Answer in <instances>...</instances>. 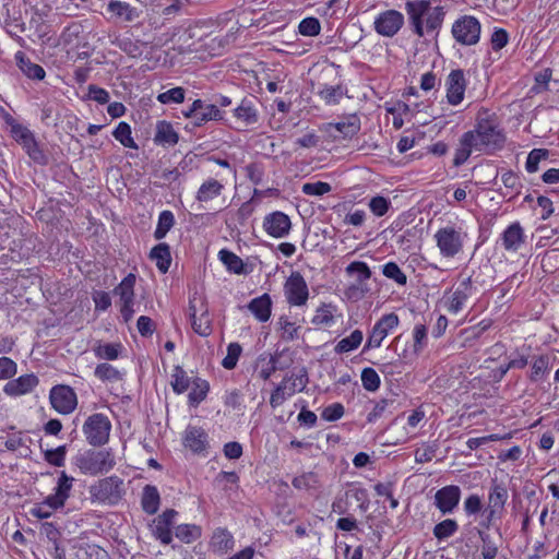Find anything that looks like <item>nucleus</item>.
I'll use <instances>...</instances> for the list:
<instances>
[{
    "label": "nucleus",
    "instance_id": "1",
    "mask_svg": "<svg viewBox=\"0 0 559 559\" xmlns=\"http://www.w3.org/2000/svg\"><path fill=\"white\" fill-rule=\"evenodd\" d=\"M468 132L473 134L477 152L491 154L501 150L506 142V135L499 127L496 116L490 115L486 109L478 111L475 128Z\"/></svg>",
    "mask_w": 559,
    "mask_h": 559
},
{
    "label": "nucleus",
    "instance_id": "2",
    "mask_svg": "<svg viewBox=\"0 0 559 559\" xmlns=\"http://www.w3.org/2000/svg\"><path fill=\"white\" fill-rule=\"evenodd\" d=\"M405 10L414 33L419 37L425 35V28L428 33L440 29L445 16L443 7H431L428 0L407 1Z\"/></svg>",
    "mask_w": 559,
    "mask_h": 559
},
{
    "label": "nucleus",
    "instance_id": "3",
    "mask_svg": "<svg viewBox=\"0 0 559 559\" xmlns=\"http://www.w3.org/2000/svg\"><path fill=\"white\" fill-rule=\"evenodd\" d=\"M92 502L106 506H117L126 495L124 481L117 475L98 479L88 487Z\"/></svg>",
    "mask_w": 559,
    "mask_h": 559
},
{
    "label": "nucleus",
    "instance_id": "4",
    "mask_svg": "<svg viewBox=\"0 0 559 559\" xmlns=\"http://www.w3.org/2000/svg\"><path fill=\"white\" fill-rule=\"evenodd\" d=\"M74 463L82 474L97 476L110 472L116 465V459L110 450H87L79 453Z\"/></svg>",
    "mask_w": 559,
    "mask_h": 559
},
{
    "label": "nucleus",
    "instance_id": "5",
    "mask_svg": "<svg viewBox=\"0 0 559 559\" xmlns=\"http://www.w3.org/2000/svg\"><path fill=\"white\" fill-rule=\"evenodd\" d=\"M82 429L91 445L102 447L109 440L111 423L106 415L95 413L87 417Z\"/></svg>",
    "mask_w": 559,
    "mask_h": 559
},
{
    "label": "nucleus",
    "instance_id": "6",
    "mask_svg": "<svg viewBox=\"0 0 559 559\" xmlns=\"http://www.w3.org/2000/svg\"><path fill=\"white\" fill-rule=\"evenodd\" d=\"M135 282L136 276L133 273H129L112 290V294L119 297V310L126 323L131 321L135 313Z\"/></svg>",
    "mask_w": 559,
    "mask_h": 559
},
{
    "label": "nucleus",
    "instance_id": "7",
    "mask_svg": "<svg viewBox=\"0 0 559 559\" xmlns=\"http://www.w3.org/2000/svg\"><path fill=\"white\" fill-rule=\"evenodd\" d=\"M7 122L11 127L12 138L19 142L26 151L27 155L36 163L45 165L47 158L44 152L39 148L33 133L24 126L17 123L12 117Z\"/></svg>",
    "mask_w": 559,
    "mask_h": 559
},
{
    "label": "nucleus",
    "instance_id": "8",
    "mask_svg": "<svg viewBox=\"0 0 559 559\" xmlns=\"http://www.w3.org/2000/svg\"><path fill=\"white\" fill-rule=\"evenodd\" d=\"M451 32L459 44L473 46L479 41L481 26L475 16L464 15L453 23Z\"/></svg>",
    "mask_w": 559,
    "mask_h": 559
},
{
    "label": "nucleus",
    "instance_id": "9",
    "mask_svg": "<svg viewBox=\"0 0 559 559\" xmlns=\"http://www.w3.org/2000/svg\"><path fill=\"white\" fill-rule=\"evenodd\" d=\"M435 240L443 258H454L463 250L464 237L452 226L440 228L435 234Z\"/></svg>",
    "mask_w": 559,
    "mask_h": 559
},
{
    "label": "nucleus",
    "instance_id": "10",
    "mask_svg": "<svg viewBox=\"0 0 559 559\" xmlns=\"http://www.w3.org/2000/svg\"><path fill=\"white\" fill-rule=\"evenodd\" d=\"M189 316L193 331L200 336H207L212 332L207 306L202 296L197 293L189 300Z\"/></svg>",
    "mask_w": 559,
    "mask_h": 559
},
{
    "label": "nucleus",
    "instance_id": "11",
    "mask_svg": "<svg viewBox=\"0 0 559 559\" xmlns=\"http://www.w3.org/2000/svg\"><path fill=\"white\" fill-rule=\"evenodd\" d=\"M284 295L290 306L302 307L309 299V289L304 276L294 271L284 283Z\"/></svg>",
    "mask_w": 559,
    "mask_h": 559
},
{
    "label": "nucleus",
    "instance_id": "12",
    "mask_svg": "<svg viewBox=\"0 0 559 559\" xmlns=\"http://www.w3.org/2000/svg\"><path fill=\"white\" fill-rule=\"evenodd\" d=\"M399 323V316L394 312L382 316L374 323L370 334L368 335L367 342L362 348V353H366L371 348H379L383 340L389 335V333L392 330L397 328Z\"/></svg>",
    "mask_w": 559,
    "mask_h": 559
},
{
    "label": "nucleus",
    "instance_id": "13",
    "mask_svg": "<svg viewBox=\"0 0 559 559\" xmlns=\"http://www.w3.org/2000/svg\"><path fill=\"white\" fill-rule=\"evenodd\" d=\"M51 407L62 415L71 414L78 405V396L70 385L57 384L50 389Z\"/></svg>",
    "mask_w": 559,
    "mask_h": 559
},
{
    "label": "nucleus",
    "instance_id": "14",
    "mask_svg": "<svg viewBox=\"0 0 559 559\" xmlns=\"http://www.w3.org/2000/svg\"><path fill=\"white\" fill-rule=\"evenodd\" d=\"M475 287L473 285L472 278L466 277L457 283L456 286L445 297L447 309L451 313H459L462 311L468 299L474 295Z\"/></svg>",
    "mask_w": 559,
    "mask_h": 559
},
{
    "label": "nucleus",
    "instance_id": "15",
    "mask_svg": "<svg viewBox=\"0 0 559 559\" xmlns=\"http://www.w3.org/2000/svg\"><path fill=\"white\" fill-rule=\"evenodd\" d=\"M178 512L174 509H167L162 514L154 518L150 524L152 535L163 545H169L173 542V525Z\"/></svg>",
    "mask_w": 559,
    "mask_h": 559
},
{
    "label": "nucleus",
    "instance_id": "16",
    "mask_svg": "<svg viewBox=\"0 0 559 559\" xmlns=\"http://www.w3.org/2000/svg\"><path fill=\"white\" fill-rule=\"evenodd\" d=\"M107 12L110 13L112 22L129 24L138 22L143 14L142 8L121 0H110L107 4Z\"/></svg>",
    "mask_w": 559,
    "mask_h": 559
},
{
    "label": "nucleus",
    "instance_id": "17",
    "mask_svg": "<svg viewBox=\"0 0 559 559\" xmlns=\"http://www.w3.org/2000/svg\"><path fill=\"white\" fill-rule=\"evenodd\" d=\"M374 31L385 37H393L404 25V15L396 10H386L374 20Z\"/></svg>",
    "mask_w": 559,
    "mask_h": 559
},
{
    "label": "nucleus",
    "instance_id": "18",
    "mask_svg": "<svg viewBox=\"0 0 559 559\" xmlns=\"http://www.w3.org/2000/svg\"><path fill=\"white\" fill-rule=\"evenodd\" d=\"M263 229L273 238H284L292 229V221L284 212L274 211L264 217Z\"/></svg>",
    "mask_w": 559,
    "mask_h": 559
},
{
    "label": "nucleus",
    "instance_id": "19",
    "mask_svg": "<svg viewBox=\"0 0 559 559\" xmlns=\"http://www.w3.org/2000/svg\"><path fill=\"white\" fill-rule=\"evenodd\" d=\"M445 87L448 103L452 106L461 104L466 90V80L463 70H452L447 78Z\"/></svg>",
    "mask_w": 559,
    "mask_h": 559
},
{
    "label": "nucleus",
    "instance_id": "20",
    "mask_svg": "<svg viewBox=\"0 0 559 559\" xmlns=\"http://www.w3.org/2000/svg\"><path fill=\"white\" fill-rule=\"evenodd\" d=\"M461 499V489L456 485H448L435 495V506L442 514H450L459 506Z\"/></svg>",
    "mask_w": 559,
    "mask_h": 559
},
{
    "label": "nucleus",
    "instance_id": "21",
    "mask_svg": "<svg viewBox=\"0 0 559 559\" xmlns=\"http://www.w3.org/2000/svg\"><path fill=\"white\" fill-rule=\"evenodd\" d=\"M183 445L195 454H207L209 437L206 431L197 426H188L183 433Z\"/></svg>",
    "mask_w": 559,
    "mask_h": 559
},
{
    "label": "nucleus",
    "instance_id": "22",
    "mask_svg": "<svg viewBox=\"0 0 559 559\" xmlns=\"http://www.w3.org/2000/svg\"><path fill=\"white\" fill-rule=\"evenodd\" d=\"M74 478L69 476L64 471L59 475L55 492L46 497V503L50 509L62 508L70 497Z\"/></svg>",
    "mask_w": 559,
    "mask_h": 559
},
{
    "label": "nucleus",
    "instance_id": "23",
    "mask_svg": "<svg viewBox=\"0 0 559 559\" xmlns=\"http://www.w3.org/2000/svg\"><path fill=\"white\" fill-rule=\"evenodd\" d=\"M508 498L509 492L507 486L503 483L497 481V479H492L486 509L490 511V516L502 515Z\"/></svg>",
    "mask_w": 559,
    "mask_h": 559
},
{
    "label": "nucleus",
    "instance_id": "24",
    "mask_svg": "<svg viewBox=\"0 0 559 559\" xmlns=\"http://www.w3.org/2000/svg\"><path fill=\"white\" fill-rule=\"evenodd\" d=\"M38 383L39 379L36 374H23L7 382L3 386V392L9 396H21L32 392Z\"/></svg>",
    "mask_w": 559,
    "mask_h": 559
},
{
    "label": "nucleus",
    "instance_id": "25",
    "mask_svg": "<svg viewBox=\"0 0 559 559\" xmlns=\"http://www.w3.org/2000/svg\"><path fill=\"white\" fill-rule=\"evenodd\" d=\"M502 246L507 251L515 252L525 242V234L519 222L509 225L501 235Z\"/></svg>",
    "mask_w": 559,
    "mask_h": 559
},
{
    "label": "nucleus",
    "instance_id": "26",
    "mask_svg": "<svg viewBox=\"0 0 559 559\" xmlns=\"http://www.w3.org/2000/svg\"><path fill=\"white\" fill-rule=\"evenodd\" d=\"M16 66L22 73L31 80L41 81L46 76L44 68L31 61V59L23 52L17 51L14 56Z\"/></svg>",
    "mask_w": 559,
    "mask_h": 559
},
{
    "label": "nucleus",
    "instance_id": "27",
    "mask_svg": "<svg viewBox=\"0 0 559 559\" xmlns=\"http://www.w3.org/2000/svg\"><path fill=\"white\" fill-rule=\"evenodd\" d=\"M225 189L224 183L215 178H207L199 187L195 199L201 203H207L219 197Z\"/></svg>",
    "mask_w": 559,
    "mask_h": 559
},
{
    "label": "nucleus",
    "instance_id": "28",
    "mask_svg": "<svg viewBox=\"0 0 559 559\" xmlns=\"http://www.w3.org/2000/svg\"><path fill=\"white\" fill-rule=\"evenodd\" d=\"M332 130L337 131L343 138H353L360 130V119L357 115H350L338 122L330 123L329 132L336 138L337 135L332 133Z\"/></svg>",
    "mask_w": 559,
    "mask_h": 559
},
{
    "label": "nucleus",
    "instance_id": "29",
    "mask_svg": "<svg viewBox=\"0 0 559 559\" xmlns=\"http://www.w3.org/2000/svg\"><path fill=\"white\" fill-rule=\"evenodd\" d=\"M473 151H477V144L474 143L473 134L472 132H464L455 150L453 166H462L468 159Z\"/></svg>",
    "mask_w": 559,
    "mask_h": 559
},
{
    "label": "nucleus",
    "instance_id": "30",
    "mask_svg": "<svg viewBox=\"0 0 559 559\" xmlns=\"http://www.w3.org/2000/svg\"><path fill=\"white\" fill-rule=\"evenodd\" d=\"M248 309L251 313L260 321L266 322L271 317L272 300L269 294H263L257 298H253Z\"/></svg>",
    "mask_w": 559,
    "mask_h": 559
},
{
    "label": "nucleus",
    "instance_id": "31",
    "mask_svg": "<svg viewBox=\"0 0 559 559\" xmlns=\"http://www.w3.org/2000/svg\"><path fill=\"white\" fill-rule=\"evenodd\" d=\"M160 504V495L154 485H145L141 497L142 510L150 515L155 514Z\"/></svg>",
    "mask_w": 559,
    "mask_h": 559
},
{
    "label": "nucleus",
    "instance_id": "32",
    "mask_svg": "<svg viewBox=\"0 0 559 559\" xmlns=\"http://www.w3.org/2000/svg\"><path fill=\"white\" fill-rule=\"evenodd\" d=\"M234 116L246 126L258 122L259 115L251 98L245 97L241 103L234 109Z\"/></svg>",
    "mask_w": 559,
    "mask_h": 559
},
{
    "label": "nucleus",
    "instance_id": "33",
    "mask_svg": "<svg viewBox=\"0 0 559 559\" xmlns=\"http://www.w3.org/2000/svg\"><path fill=\"white\" fill-rule=\"evenodd\" d=\"M477 535L481 540V557L483 559H495L499 552L501 545V536L498 538L485 530H477Z\"/></svg>",
    "mask_w": 559,
    "mask_h": 559
},
{
    "label": "nucleus",
    "instance_id": "34",
    "mask_svg": "<svg viewBox=\"0 0 559 559\" xmlns=\"http://www.w3.org/2000/svg\"><path fill=\"white\" fill-rule=\"evenodd\" d=\"M150 258L156 262V266L162 273H166L169 270L171 255L167 243L160 242L152 248Z\"/></svg>",
    "mask_w": 559,
    "mask_h": 559
},
{
    "label": "nucleus",
    "instance_id": "35",
    "mask_svg": "<svg viewBox=\"0 0 559 559\" xmlns=\"http://www.w3.org/2000/svg\"><path fill=\"white\" fill-rule=\"evenodd\" d=\"M224 116L225 112L217 108V105L207 104L202 99V109L199 111L194 127H202L210 121L224 120Z\"/></svg>",
    "mask_w": 559,
    "mask_h": 559
},
{
    "label": "nucleus",
    "instance_id": "36",
    "mask_svg": "<svg viewBox=\"0 0 559 559\" xmlns=\"http://www.w3.org/2000/svg\"><path fill=\"white\" fill-rule=\"evenodd\" d=\"M233 535L223 527H217L211 538V547L217 552H227L234 547Z\"/></svg>",
    "mask_w": 559,
    "mask_h": 559
},
{
    "label": "nucleus",
    "instance_id": "37",
    "mask_svg": "<svg viewBox=\"0 0 559 559\" xmlns=\"http://www.w3.org/2000/svg\"><path fill=\"white\" fill-rule=\"evenodd\" d=\"M178 133L174 130L173 126L167 121H159L156 126V133L154 141L162 145H175L178 143Z\"/></svg>",
    "mask_w": 559,
    "mask_h": 559
},
{
    "label": "nucleus",
    "instance_id": "38",
    "mask_svg": "<svg viewBox=\"0 0 559 559\" xmlns=\"http://www.w3.org/2000/svg\"><path fill=\"white\" fill-rule=\"evenodd\" d=\"M122 349L121 343H97L93 348L95 356L103 360L118 359Z\"/></svg>",
    "mask_w": 559,
    "mask_h": 559
},
{
    "label": "nucleus",
    "instance_id": "39",
    "mask_svg": "<svg viewBox=\"0 0 559 559\" xmlns=\"http://www.w3.org/2000/svg\"><path fill=\"white\" fill-rule=\"evenodd\" d=\"M364 334L360 330H354L350 335L342 338L334 347L336 354H346L357 349L362 343Z\"/></svg>",
    "mask_w": 559,
    "mask_h": 559
},
{
    "label": "nucleus",
    "instance_id": "40",
    "mask_svg": "<svg viewBox=\"0 0 559 559\" xmlns=\"http://www.w3.org/2000/svg\"><path fill=\"white\" fill-rule=\"evenodd\" d=\"M210 391V384L206 380L197 378L192 383V389L188 395L189 405L197 407L201 402L206 399Z\"/></svg>",
    "mask_w": 559,
    "mask_h": 559
},
{
    "label": "nucleus",
    "instance_id": "41",
    "mask_svg": "<svg viewBox=\"0 0 559 559\" xmlns=\"http://www.w3.org/2000/svg\"><path fill=\"white\" fill-rule=\"evenodd\" d=\"M218 258L229 272L235 274L245 273V264L241 258H239L234 252L227 249H222L218 252Z\"/></svg>",
    "mask_w": 559,
    "mask_h": 559
},
{
    "label": "nucleus",
    "instance_id": "42",
    "mask_svg": "<svg viewBox=\"0 0 559 559\" xmlns=\"http://www.w3.org/2000/svg\"><path fill=\"white\" fill-rule=\"evenodd\" d=\"M94 376L103 382H116L123 379V372L108 362L98 364L94 370Z\"/></svg>",
    "mask_w": 559,
    "mask_h": 559
},
{
    "label": "nucleus",
    "instance_id": "43",
    "mask_svg": "<svg viewBox=\"0 0 559 559\" xmlns=\"http://www.w3.org/2000/svg\"><path fill=\"white\" fill-rule=\"evenodd\" d=\"M549 360V356L547 355H539L533 359L530 374L531 381H540L548 374L550 370Z\"/></svg>",
    "mask_w": 559,
    "mask_h": 559
},
{
    "label": "nucleus",
    "instance_id": "44",
    "mask_svg": "<svg viewBox=\"0 0 559 559\" xmlns=\"http://www.w3.org/2000/svg\"><path fill=\"white\" fill-rule=\"evenodd\" d=\"M202 530L195 524H180L175 527L176 537L186 544H191L201 537Z\"/></svg>",
    "mask_w": 559,
    "mask_h": 559
},
{
    "label": "nucleus",
    "instance_id": "45",
    "mask_svg": "<svg viewBox=\"0 0 559 559\" xmlns=\"http://www.w3.org/2000/svg\"><path fill=\"white\" fill-rule=\"evenodd\" d=\"M132 131L129 123L121 121L112 132L114 138L124 147L138 150L139 146L132 138Z\"/></svg>",
    "mask_w": 559,
    "mask_h": 559
},
{
    "label": "nucleus",
    "instance_id": "46",
    "mask_svg": "<svg viewBox=\"0 0 559 559\" xmlns=\"http://www.w3.org/2000/svg\"><path fill=\"white\" fill-rule=\"evenodd\" d=\"M170 384L177 394H182L190 386V378L181 366H175Z\"/></svg>",
    "mask_w": 559,
    "mask_h": 559
},
{
    "label": "nucleus",
    "instance_id": "47",
    "mask_svg": "<svg viewBox=\"0 0 559 559\" xmlns=\"http://www.w3.org/2000/svg\"><path fill=\"white\" fill-rule=\"evenodd\" d=\"M459 530V524L453 519H445L440 523L436 524L433 527V536L438 540H444L451 536H453Z\"/></svg>",
    "mask_w": 559,
    "mask_h": 559
},
{
    "label": "nucleus",
    "instance_id": "48",
    "mask_svg": "<svg viewBox=\"0 0 559 559\" xmlns=\"http://www.w3.org/2000/svg\"><path fill=\"white\" fill-rule=\"evenodd\" d=\"M175 224V216L171 211L165 210L158 216V223L154 231V237L157 240L163 239Z\"/></svg>",
    "mask_w": 559,
    "mask_h": 559
},
{
    "label": "nucleus",
    "instance_id": "49",
    "mask_svg": "<svg viewBox=\"0 0 559 559\" xmlns=\"http://www.w3.org/2000/svg\"><path fill=\"white\" fill-rule=\"evenodd\" d=\"M395 408V401L382 399L376 403L372 411L367 416L368 423H374L379 418L385 416L386 414H392Z\"/></svg>",
    "mask_w": 559,
    "mask_h": 559
},
{
    "label": "nucleus",
    "instance_id": "50",
    "mask_svg": "<svg viewBox=\"0 0 559 559\" xmlns=\"http://www.w3.org/2000/svg\"><path fill=\"white\" fill-rule=\"evenodd\" d=\"M319 477L313 472H307L299 476L294 477L292 480L293 486L298 490L309 491L319 487Z\"/></svg>",
    "mask_w": 559,
    "mask_h": 559
},
{
    "label": "nucleus",
    "instance_id": "51",
    "mask_svg": "<svg viewBox=\"0 0 559 559\" xmlns=\"http://www.w3.org/2000/svg\"><path fill=\"white\" fill-rule=\"evenodd\" d=\"M334 309L335 308L332 305L323 304L317 309L311 322L314 325H332L334 323Z\"/></svg>",
    "mask_w": 559,
    "mask_h": 559
},
{
    "label": "nucleus",
    "instance_id": "52",
    "mask_svg": "<svg viewBox=\"0 0 559 559\" xmlns=\"http://www.w3.org/2000/svg\"><path fill=\"white\" fill-rule=\"evenodd\" d=\"M348 275L357 274V283L359 285L366 283L371 277V271L366 262L354 261L346 266Z\"/></svg>",
    "mask_w": 559,
    "mask_h": 559
},
{
    "label": "nucleus",
    "instance_id": "53",
    "mask_svg": "<svg viewBox=\"0 0 559 559\" xmlns=\"http://www.w3.org/2000/svg\"><path fill=\"white\" fill-rule=\"evenodd\" d=\"M186 90L177 86L166 92L159 93L156 99L164 105L168 104H181L185 100Z\"/></svg>",
    "mask_w": 559,
    "mask_h": 559
},
{
    "label": "nucleus",
    "instance_id": "54",
    "mask_svg": "<svg viewBox=\"0 0 559 559\" xmlns=\"http://www.w3.org/2000/svg\"><path fill=\"white\" fill-rule=\"evenodd\" d=\"M283 381H286L287 395H294L296 392H302L306 389L308 374L304 371L297 376L286 377Z\"/></svg>",
    "mask_w": 559,
    "mask_h": 559
},
{
    "label": "nucleus",
    "instance_id": "55",
    "mask_svg": "<svg viewBox=\"0 0 559 559\" xmlns=\"http://www.w3.org/2000/svg\"><path fill=\"white\" fill-rule=\"evenodd\" d=\"M360 378L365 390L374 392L380 388L381 380L373 368L367 367L362 369Z\"/></svg>",
    "mask_w": 559,
    "mask_h": 559
},
{
    "label": "nucleus",
    "instance_id": "56",
    "mask_svg": "<svg viewBox=\"0 0 559 559\" xmlns=\"http://www.w3.org/2000/svg\"><path fill=\"white\" fill-rule=\"evenodd\" d=\"M382 273L385 277L394 281L399 285H406L407 283L406 274L395 262L385 263L382 267Z\"/></svg>",
    "mask_w": 559,
    "mask_h": 559
},
{
    "label": "nucleus",
    "instance_id": "57",
    "mask_svg": "<svg viewBox=\"0 0 559 559\" xmlns=\"http://www.w3.org/2000/svg\"><path fill=\"white\" fill-rule=\"evenodd\" d=\"M548 157V151L544 148H534L528 153L525 169L527 173L533 174L538 170V164Z\"/></svg>",
    "mask_w": 559,
    "mask_h": 559
},
{
    "label": "nucleus",
    "instance_id": "58",
    "mask_svg": "<svg viewBox=\"0 0 559 559\" xmlns=\"http://www.w3.org/2000/svg\"><path fill=\"white\" fill-rule=\"evenodd\" d=\"M82 33V25L80 23H71L66 26L60 34L59 44L69 46L79 38Z\"/></svg>",
    "mask_w": 559,
    "mask_h": 559
},
{
    "label": "nucleus",
    "instance_id": "59",
    "mask_svg": "<svg viewBox=\"0 0 559 559\" xmlns=\"http://www.w3.org/2000/svg\"><path fill=\"white\" fill-rule=\"evenodd\" d=\"M241 352L242 348L239 343H230L227 346V355L222 361L223 367L227 370L234 369L237 366Z\"/></svg>",
    "mask_w": 559,
    "mask_h": 559
},
{
    "label": "nucleus",
    "instance_id": "60",
    "mask_svg": "<svg viewBox=\"0 0 559 559\" xmlns=\"http://www.w3.org/2000/svg\"><path fill=\"white\" fill-rule=\"evenodd\" d=\"M67 448L60 445L56 449L45 451V460L52 466L61 467L64 465Z\"/></svg>",
    "mask_w": 559,
    "mask_h": 559
},
{
    "label": "nucleus",
    "instance_id": "61",
    "mask_svg": "<svg viewBox=\"0 0 559 559\" xmlns=\"http://www.w3.org/2000/svg\"><path fill=\"white\" fill-rule=\"evenodd\" d=\"M298 31L304 36H317L320 34L321 25L317 17H306L299 25Z\"/></svg>",
    "mask_w": 559,
    "mask_h": 559
},
{
    "label": "nucleus",
    "instance_id": "62",
    "mask_svg": "<svg viewBox=\"0 0 559 559\" xmlns=\"http://www.w3.org/2000/svg\"><path fill=\"white\" fill-rule=\"evenodd\" d=\"M370 211L378 217L385 215L391 207V201L382 195H376L369 201Z\"/></svg>",
    "mask_w": 559,
    "mask_h": 559
},
{
    "label": "nucleus",
    "instance_id": "63",
    "mask_svg": "<svg viewBox=\"0 0 559 559\" xmlns=\"http://www.w3.org/2000/svg\"><path fill=\"white\" fill-rule=\"evenodd\" d=\"M332 190V187L328 182L316 181V182H306L304 183L301 191L306 195H316L320 197L325 193H329Z\"/></svg>",
    "mask_w": 559,
    "mask_h": 559
},
{
    "label": "nucleus",
    "instance_id": "64",
    "mask_svg": "<svg viewBox=\"0 0 559 559\" xmlns=\"http://www.w3.org/2000/svg\"><path fill=\"white\" fill-rule=\"evenodd\" d=\"M287 388H286V381H282L280 384L276 385V388L271 393L270 397V405L272 408H277L281 406L287 399L292 397L293 395H287Z\"/></svg>",
    "mask_w": 559,
    "mask_h": 559
}]
</instances>
